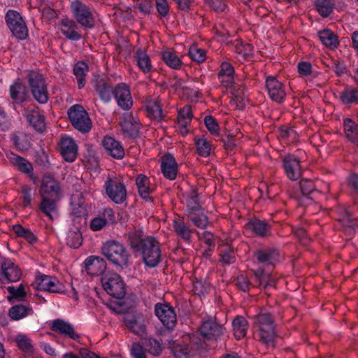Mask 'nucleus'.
<instances>
[{
	"instance_id": "obj_43",
	"label": "nucleus",
	"mask_w": 358,
	"mask_h": 358,
	"mask_svg": "<svg viewBox=\"0 0 358 358\" xmlns=\"http://www.w3.org/2000/svg\"><path fill=\"white\" fill-rule=\"evenodd\" d=\"M42 201L40 203L39 208L42 213L50 218L52 219V214L57 213V201L59 199H53L52 198L41 197Z\"/></svg>"
},
{
	"instance_id": "obj_50",
	"label": "nucleus",
	"mask_w": 358,
	"mask_h": 358,
	"mask_svg": "<svg viewBox=\"0 0 358 358\" xmlns=\"http://www.w3.org/2000/svg\"><path fill=\"white\" fill-rule=\"evenodd\" d=\"M188 218L196 227L201 229H205L210 224L208 217L203 213H189Z\"/></svg>"
},
{
	"instance_id": "obj_49",
	"label": "nucleus",
	"mask_w": 358,
	"mask_h": 358,
	"mask_svg": "<svg viewBox=\"0 0 358 358\" xmlns=\"http://www.w3.org/2000/svg\"><path fill=\"white\" fill-rule=\"evenodd\" d=\"M147 111L152 118L155 120H161L163 117L162 106L158 101L149 100L146 103Z\"/></svg>"
},
{
	"instance_id": "obj_60",
	"label": "nucleus",
	"mask_w": 358,
	"mask_h": 358,
	"mask_svg": "<svg viewBox=\"0 0 358 358\" xmlns=\"http://www.w3.org/2000/svg\"><path fill=\"white\" fill-rule=\"evenodd\" d=\"M136 184L137 185L138 193L143 192L145 194V191L150 190L149 187V180L144 175H138L136 179Z\"/></svg>"
},
{
	"instance_id": "obj_45",
	"label": "nucleus",
	"mask_w": 358,
	"mask_h": 358,
	"mask_svg": "<svg viewBox=\"0 0 358 358\" xmlns=\"http://www.w3.org/2000/svg\"><path fill=\"white\" fill-rule=\"evenodd\" d=\"M88 71V66L85 62H78L73 67V73L78 81L79 89L83 88L85 85V76Z\"/></svg>"
},
{
	"instance_id": "obj_64",
	"label": "nucleus",
	"mask_w": 358,
	"mask_h": 358,
	"mask_svg": "<svg viewBox=\"0 0 358 358\" xmlns=\"http://www.w3.org/2000/svg\"><path fill=\"white\" fill-rule=\"evenodd\" d=\"M131 354L133 358H146L145 350L138 343H133L131 348Z\"/></svg>"
},
{
	"instance_id": "obj_6",
	"label": "nucleus",
	"mask_w": 358,
	"mask_h": 358,
	"mask_svg": "<svg viewBox=\"0 0 358 358\" xmlns=\"http://www.w3.org/2000/svg\"><path fill=\"white\" fill-rule=\"evenodd\" d=\"M68 116L71 123L78 131L86 134L91 130L92 121L81 105L75 104L71 106L68 110Z\"/></svg>"
},
{
	"instance_id": "obj_34",
	"label": "nucleus",
	"mask_w": 358,
	"mask_h": 358,
	"mask_svg": "<svg viewBox=\"0 0 358 358\" xmlns=\"http://www.w3.org/2000/svg\"><path fill=\"white\" fill-rule=\"evenodd\" d=\"M32 313V308L29 303L27 305L17 304L13 306L8 311V315L13 320H19Z\"/></svg>"
},
{
	"instance_id": "obj_61",
	"label": "nucleus",
	"mask_w": 358,
	"mask_h": 358,
	"mask_svg": "<svg viewBox=\"0 0 358 358\" xmlns=\"http://www.w3.org/2000/svg\"><path fill=\"white\" fill-rule=\"evenodd\" d=\"M35 196V193H33L31 189L28 186H23L22 188V199L23 201V206H29L31 201Z\"/></svg>"
},
{
	"instance_id": "obj_59",
	"label": "nucleus",
	"mask_w": 358,
	"mask_h": 358,
	"mask_svg": "<svg viewBox=\"0 0 358 358\" xmlns=\"http://www.w3.org/2000/svg\"><path fill=\"white\" fill-rule=\"evenodd\" d=\"M17 345L20 350L25 352H31L33 350V345L31 340L24 335H19L16 338Z\"/></svg>"
},
{
	"instance_id": "obj_16",
	"label": "nucleus",
	"mask_w": 358,
	"mask_h": 358,
	"mask_svg": "<svg viewBox=\"0 0 358 358\" xmlns=\"http://www.w3.org/2000/svg\"><path fill=\"white\" fill-rule=\"evenodd\" d=\"M0 273L9 282H16L19 280L21 272L18 266L11 259H0Z\"/></svg>"
},
{
	"instance_id": "obj_47",
	"label": "nucleus",
	"mask_w": 358,
	"mask_h": 358,
	"mask_svg": "<svg viewBox=\"0 0 358 358\" xmlns=\"http://www.w3.org/2000/svg\"><path fill=\"white\" fill-rule=\"evenodd\" d=\"M136 59L138 67L144 73H148L151 70V61L145 51L138 49L136 52Z\"/></svg>"
},
{
	"instance_id": "obj_18",
	"label": "nucleus",
	"mask_w": 358,
	"mask_h": 358,
	"mask_svg": "<svg viewBox=\"0 0 358 358\" xmlns=\"http://www.w3.org/2000/svg\"><path fill=\"white\" fill-rule=\"evenodd\" d=\"M283 168L287 176L292 180H296L301 176L299 159L294 155H286L283 160Z\"/></svg>"
},
{
	"instance_id": "obj_10",
	"label": "nucleus",
	"mask_w": 358,
	"mask_h": 358,
	"mask_svg": "<svg viewBox=\"0 0 358 358\" xmlns=\"http://www.w3.org/2000/svg\"><path fill=\"white\" fill-rule=\"evenodd\" d=\"M155 313L164 327L172 329L176 324V314L174 309L169 304L157 303L155 307Z\"/></svg>"
},
{
	"instance_id": "obj_13",
	"label": "nucleus",
	"mask_w": 358,
	"mask_h": 358,
	"mask_svg": "<svg viewBox=\"0 0 358 358\" xmlns=\"http://www.w3.org/2000/svg\"><path fill=\"white\" fill-rule=\"evenodd\" d=\"M113 96L122 110H128L133 106V101L129 87L124 83L117 84L114 87Z\"/></svg>"
},
{
	"instance_id": "obj_30",
	"label": "nucleus",
	"mask_w": 358,
	"mask_h": 358,
	"mask_svg": "<svg viewBox=\"0 0 358 358\" xmlns=\"http://www.w3.org/2000/svg\"><path fill=\"white\" fill-rule=\"evenodd\" d=\"M10 139L15 148L19 151H26L31 146L29 136L23 131H17L12 134Z\"/></svg>"
},
{
	"instance_id": "obj_3",
	"label": "nucleus",
	"mask_w": 358,
	"mask_h": 358,
	"mask_svg": "<svg viewBox=\"0 0 358 358\" xmlns=\"http://www.w3.org/2000/svg\"><path fill=\"white\" fill-rule=\"evenodd\" d=\"M70 11L73 20L84 29H92L95 27L96 17L93 8L81 0H72Z\"/></svg>"
},
{
	"instance_id": "obj_57",
	"label": "nucleus",
	"mask_w": 358,
	"mask_h": 358,
	"mask_svg": "<svg viewBox=\"0 0 358 358\" xmlns=\"http://www.w3.org/2000/svg\"><path fill=\"white\" fill-rule=\"evenodd\" d=\"M189 213L197 212L200 210L201 205L199 203L198 194L195 190L190 192V195L187 201Z\"/></svg>"
},
{
	"instance_id": "obj_54",
	"label": "nucleus",
	"mask_w": 358,
	"mask_h": 358,
	"mask_svg": "<svg viewBox=\"0 0 358 358\" xmlns=\"http://www.w3.org/2000/svg\"><path fill=\"white\" fill-rule=\"evenodd\" d=\"M188 54L192 60L198 64L203 63L206 59V51L198 46H189Z\"/></svg>"
},
{
	"instance_id": "obj_55",
	"label": "nucleus",
	"mask_w": 358,
	"mask_h": 358,
	"mask_svg": "<svg viewBox=\"0 0 358 358\" xmlns=\"http://www.w3.org/2000/svg\"><path fill=\"white\" fill-rule=\"evenodd\" d=\"M300 189L302 194L310 199H312L311 195L316 192L313 182L308 179L301 180Z\"/></svg>"
},
{
	"instance_id": "obj_37",
	"label": "nucleus",
	"mask_w": 358,
	"mask_h": 358,
	"mask_svg": "<svg viewBox=\"0 0 358 358\" xmlns=\"http://www.w3.org/2000/svg\"><path fill=\"white\" fill-rule=\"evenodd\" d=\"M27 120L30 125L37 131L42 132L45 129V117L36 111H32L31 113L25 115Z\"/></svg>"
},
{
	"instance_id": "obj_51",
	"label": "nucleus",
	"mask_w": 358,
	"mask_h": 358,
	"mask_svg": "<svg viewBox=\"0 0 358 358\" xmlns=\"http://www.w3.org/2000/svg\"><path fill=\"white\" fill-rule=\"evenodd\" d=\"M235 54L236 59L240 61L250 59L254 55V49L252 46H235Z\"/></svg>"
},
{
	"instance_id": "obj_1",
	"label": "nucleus",
	"mask_w": 358,
	"mask_h": 358,
	"mask_svg": "<svg viewBox=\"0 0 358 358\" xmlns=\"http://www.w3.org/2000/svg\"><path fill=\"white\" fill-rule=\"evenodd\" d=\"M128 241L134 252L142 254L145 264L150 268L155 267L160 262L161 250L157 241L152 236L143 237L139 232L128 234Z\"/></svg>"
},
{
	"instance_id": "obj_24",
	"label": "nucleus",
	"mask_w": 358,
	"mask_h": 358,
	"mask_svg": "<svg viewBox=\"0 0 358 358\" xmlns=\"http://www.w3.org/2000/svg\"><path fill=\"white\" fill-rule=\"evenodd\" d=\"M78 24L73 19L64 18L60 22L61 31L68 38L78 41L81 38Z\"/></svg>"
},
{
	"instance_id": "obj_62",
	"label": "nucleus",
	"mask_w": 358,
	"mask_h": 358,
	"mask_svg": "<svg viewBox=\"0 0 358 358\" xmlns=\"http://www.w3.org/2000/svg\"><path fill=\"white\" fill-rule=\"evenodd\" d=\"M204 124L208 130L213 135L218 134L219 126L215 120L210 115H208L204 118Z\"/></svg>"
},
{
	"instance_id": "obj_12",
	"label": "nucleus",
	"mask_w": 358,
	"mask_h": 358,
	"mask_svg": "<svg viewBox=\"0 0 358 358\" xmlns=\"http://www.w3.org/2000/svg\"><path fill=\"white\" fill-rule=\"evenodd\" d=\"M36 289L41 291H47L50 293L65 292L64 285L56 278L41 275L36 279Z\"/></svg>"
},
{
	"instance_id": "obj_9",
	"label": "nucleus",
	"mask_w": 358,
	"mask_h": 358,
	"mask_svg": "<svg viewBox=\"0 0 358 358\" xmlns=\"http://www.w3.org/2000/svg\"><path fill=\"white\" fill-rule=\"evenodd\" d=\"M104 189L108 196L115 203L121 204L126 200V187L117 178H108Z\"/></svg>"
},
{
	"instance_id": "obj_25",
	"label": "nucleus",
	"mask_w": 358,
	"mask_h": 358,
	"mask_svg": "<svg viewBox=\"0 0 358 358\" xmlns=\"http://www.w3.org/2000/svg\"><path fill=\"white\" fill-rule=\"evenodd\" d=\"M78 148L73 138H62L60 142V153L66 162H72L77 157Z\"/></svg>"
},
{
	"instance_id": "obj_27",
	"label": "nucleus",
	"mask_w": 358,
	"mask_h": 358,
	"mask_svg": "<svg viewBox=\"0 0 358 358\" xmlns=\"http://www.w3.org/2000/svg\"><path fill=\"white\" fill-rule=\"evenodd\" d=\"M255 257L257 262L264 265H273L278 261L279 257L278 251L273 248H264L257 250L255 252Z\"/></svg>"
},
{
	"instance_id": "obj_53",
	"label": "nucleus",
	"mask_w": 358,
	"mask_h": 358,
	"mask_svg": "<svg viewBox=\"0 0 358 358\" xmlns=\"http://www.w3.org/2000/svg\"><path fill=\"white\" fill-rule=\"evenodd\" d=\"M13 229L17 236L24 238L29 243L33 244L36 242V236L29 229L24 228L20 224H16L13 226Z\"/></svg>"
},
{
	"instance_id": "obj_44",
	"label": "nucleus",
	"mask_w": 358,
	"mask_h": 358,
	"mask_svg": "<svg viewBox=\"0 0 358 358\" xmlns=\"http://www.w3.org/2000/svg\"><path fill=\"white\" fill-rule=\"evenodd\" d=\"M7 291L9 294L7 299L10 303H14L15 301H23L27 295L22 284L19 285L17 287L9 286L7 288Z\"/></svg>"
},
{
	"instance_id": "obj_52",
	"label": "nucleus",
	"mask_w": 358,
	"mask_h": 358,
	"mask_svg": "<svg viewBox=\"0 0 358 358\" xmlns=\"http://www.w3.org/2000/svg\"><path fill=\"white\" fill-rule=\"evenodd\" d=\"M143 345L145 346L144 350L154 356H159L162 351L160 343L152 338L145 339Z\"/></svg>"
},
{
	"instance_id": "obj_8",
	"label": "nucleus",
	"mask_w": 358,
	"mask_h": 358,
	"mask_svg": "<svg viewBox=\"0 0 358 358\" xmlns=\"http://www.w3.org/2000/svg\"><path fill=\"white\" fill-rule=\"evenodd\" d=\"M103 287L106 292L116 299H122L125 295L124 284L122 278L116 273L106 274L101 278Z\"/></svg>"
},
{
	"instance_id": "obj_42",
	"label": "nucleus",
	"mask_w": 358,
	"mask_h": 358,
	"mask_svg": "<svg viewBox=\"0 0 358 358\" xmlns=\"http://www.w3.org/2000/svg\"><path fill=\"white\" fill-rule=\"evenodd\" d=\"M338 221L342 223L345 227L346 232H348L350 234L358 226L357 220L352 217V213L348 209L343 210Z\"/></svg>"
},
{
	"instance_id": "obj_7",
	"label": "nucleus",
	"mask_w": 358,
	"mask_h": 358,
	"mask_svg": "<svg viewBox=\"0 0 358 358\" xmlns=\"http://www.w3.org/2000/svg\"><path fill=\"white\" fill-rule=\"evenodd\" d=\"M5 19L7 26L17 39L24 40L28 36V29L19 13L9 10Z\"/></svg>"
},
{
	"instance_id": "obj_56",
	"label": "nucleus",
	"mask_w": 358,
	"mask_h": 358,
	"mask_svg": "<svg viewBox=\"0 0 358 358\" xmlns=\"http://www.w3.org/2000/svg\"><path fill=\"white\" fill-rule=\"evenodd\" d=\"M196 148L197 153L203 157H206L210 154V145L205 138H199L196 141Z\"/></svg>"
},
{
	"instance_id": "obj_14",
	"label": "nucleus",
	"mask_w": 358,
	"mask_h": 358,
	"mask_svg": "<svg viewBox=\"0 0 358 358\" xmlns=\"http://www.w3.org/2000/svg\"><path fill=\"white\" fill-rule=\"evenodd\" d=\"M120 124L125 137L136 138L139 136V124L138 120L131 113H124Z\"/></svg>"
},
{
	"instance_id": "obj_5",
	"label": "nucleus",
	"mask_w": 358,
	"mask_h": 358,
	"mask_svg": "<svg viewBox=\"0 0 358 358\" xmlns=\"http://www.w3.org/2000/svg\"><path fill=\"white\" fill-rule=\"evenodd\" d=\"M27 80L34 99L42 104L47 103L48 92L43 76L38 71H31L27 75Z\"/></svg>"
},
{
	"instance_id": "obj_36",
	"label": "nucleus",
	"mask_w": 358,
	"mask_h": 358,
	"mask_svg": "<svg viewBox=\"0 0 358 358\" xmlns=\"http://www.w3.org/2000/svg\"><path fill=\"white\" fill-rule=\"evenodd\" d=\"M8 159L17 169L21 172L30 173L33 171L32 164L20 156L11 153Z\"/></svg>"
},
{
	"instance_id": "obj_46",
	"label": "nucleus",
	"mask_w": 358,
	"mask_h": 358,
	"mask_svg": "<svg viewBox=\"0 0 358 358\" xmlns=\"http://www.w3.org/2000/svg\"><path fill=\"white\" fill-rule=\"evenodd\" d=\"M339 99L344 104L358 103V90L353 87H347L340 92Z\"/></svg>"
},
{
	"instance_id": "obj_11",
	"label": "nucleus",
	"mask_w": 358,
	"mask_h": 358,
	"mask_svg": "<svg viewBox=\"0 0 358 358\" xmlns=\"http://www.w3.org/2000/svg\"><path fill=\"white\" fill-rule=\"evenodd\" d=\"M41 197L59 199L61 197V187L57 180L51 176H44L40 188Z\"/></svg>"
},
{
	"instance_id": "obj_29",
	"label": "nucleus",
	"mask_w": 358,
	"mask_h": 358,
	"mask_svg": "<svg viewBox=\"0 0 358 358\" xmlns=\"http://www.w3.org/2000/svg\"><path fill=\"white\" fill-rule=\"evenodd\" d=\"M80 224H73L66 234V243L72 248H78L82 245L83 238Z\"/></svg>"
},
{
	"instance_id": "obj_19",
	"label": "nucleus",
	"mask_w": 358,
	"mask_h": 358,
	"mask_svg": "<svg viewBox=\"0 0 358 358\" xmlns=\"http://www.w3.org/2000/svg\"><path fill=\"white\" fill-rule=\"evenodd\" d=\"M50 329L62 336L70 338L73 340H78L79 335L75 332L72 324L62 319L54 320L50 324Z\"/></svg>"
},
{
	"instance_id": "obj_48",
	"label": "nucleus",
	"mask_w": 358,
	"mask_h": 358,
	"mask_svg": "<svg viewBox=\"0 0 358 358\" xmlns=\"http://www.w3.org/2000/svg\"><path fill=\"white\" fill-rule=\"evenodd\" d=\"M317 36L323 45L339 44L338 36L329 29L318 31Z\"/></svg>"
},
{
	"instance_id": "obj_4",
	"label": "nucleus",
	"mask_w": 358,
	"mask_h": 358,
	"mask_svg": "<svg viewBox=\"0 0 358 358\" xmlns=\"http://www.w3.org/2000/svg\"><path fill=\"white\" fill-rule=\"evenodd\" d=\"M255 325L259 330V341L268 347H273L276 334L272 315L268 313L256 315Z\"/></svg>"
},
{
	"instance_id": "obj_17",
	"label": "nucleus",
	"mask_w": 358,
	"mask_h": 358,
	"mask_svg": "<svg viewBox=\"0 0 358 358\" xmlns=\"http://www.w3.org/2000/svg\"><path fill=\"white\" fill-rule=\"evenodd\" d=\"M124 322L128 329L136 335L143 336L146 333L144 319L141 314H128L124 317Z\"/></svg>"
},
{
	"instance_id": "obj_23",
	"label": "nucleus",
	"mask_w": 358,
	"mask_h": 358,
	"mask_svg": "<svg viewBox=\"0 0 358 358\" xmlns=\"http://www.w3.org/2000/svg\"><path fill=\"white\" fill-rule=\"evenodd\" d=\"M10 97L13 104L22 105L29 99V93L24 84L16 81L9 88Z\"/></svg>"
},
{
	"instance_id": "obj_41",
	"label": "nucleus",
	"mask_w": 358,
	"mask_h": 358,
	"mask_svg": "<svg viewBox=\"0 0 358 358\" xmlns=\"http://www.w3.org/2000/svg\"><path fill=\"white\" fill-rule=\"evenodd\" d=\"M161 58L164 62L173 69H180L182 66V61L178 55L169 50H164L161 53Z\"/></svg>"
},
{
	"instance_id": "obj_32",
	"label": "nucleus",
	"mask_w": 358,
	"mask_h": 358,
	"mask_svg": "<svg viewBox=\"0 0 358 358\" xmlns=\"http://www.w3.org/2000/svg\"><path fill=\"white\" fill-rule=\"evenodd\" d=\"M248 229L251 230L254 234L259 236H266L270 233V226L268 224L260 220H250L246 224Z\"/></svg>"
},
{
	"instance_id": "obj_33",
	"label": "nucleus",
	"mask_w": 358,
	"mask_h": 358,
	"mask_svg": "<svg viewBox=\"0 0 358 358\" xmlns=\"http://www.w3.org/2000/svg\"><path fill=\"white\" fill-rule=\"evenodd\" d=\"M95 90L103 101L106 103L110 101L114 91L110 84L101 79L96 82Z\"/></svg>"
},
{
	"instance_id": "obj_39",
	"label": "nucleus",
	"mask_w": 358,
	"mask_h": 358,
	"mask_svg": "<svg viewBox=\"0 0 358 358\" xmlns=\"http://www.w3.org/2000/svg\"><path fill=\"white\" fill-rule=\"evenodd\" d=\"M343 127L346 137L358 146V124L347 118L344 120Z\"/></svg>"
},
{
	"instance_id": "obj_63",
	"label": "nucleus",
	"mask_w": 358,
	"mask_h": 358,
	"mask_svg": "<svg viewBox=\"0 0 358 358\" xmlns=\"http://www.w3.org/2000/svg\"><path fill=\"white\" fill-rule=\"evenodd\" d=\"M157 12L162 17H166L169 13V6L167 0H155Z\"/></svg>"
},
{
	"instance_id": "obj_38",
	"label": "nucleus",
	"mask_w": 358,
	"mask_h": 358,
	"mask_svg": "<svg viewBox=\"0 0 358 358\" xmlns=\"http://www.w3.org/2000/svg\"><path fill=\"white\" fill-rule=\"evenodd\" d=\"M315 10L323 17H327L331 15L334 9V0H314Z\"/></svg>"
},
{
	"instance_id": "obj_40",
	"label": "nucleus",
	"mask_w": 358,
	"mask_h": 358,
	"mask_svg": "<svg viewBox=\"0 0 358 358\" xmlns=\"http://www.w3.org/2000/svg\"><path fill=\"white\" fill-rule=\"evenodd\" d=\"M72 211L71 215L73 217L72 221L73 224H80L83 220H85V217L87 215V210L83 206V199H80L78 203L74 201L71 202Z\"/></svg>"
},
{
	"instance_id": "obj_22",
	"label": "nucleus",
	"mask_w": 358,
	"mask_h": 358,
	"mask_svg": "<svg viewBox=\"0 0 358 358\" xmlns=\"http://www.w3.org/2000/svg\"><path fill=\"white\" fill-rule=\"evenodd\" d=\"M85 270L88 275H99L106 269V261L99 257L90 256L85 261Z\"/></svg>"
},
{
	"instance_id": "obj_15",
	"label": "nucleus",
	"mask_w": 358,
	"mask_h": 358,
	"mask_svg": "<svg viewBox=\"0 0 358 358\" xmlns=\"http://www.w3.org/2000/svg\"><path fill=\"white\" fill-rule=\"evenodd\" d=\"M266 87L268 95L273 101L279 103L284 101L286 96L284 86L275 77H268L266 80Z\"/></svg>"
},
{
	"instance_id": "obj_2",
	"label": "nucleus",
	"mask_w": 358,
	"mask_h": 358,
	"mask_svg": "<svg viewBox=\"0 0 358 358\" xmlns=\"http://www.w3.org/2000/svg\"><path fill=\"white\" fill-rule=\"evenodd\" d=\"M101 252L117 271L129 268L130 255L122 243L114 240L108 241L103 243Z\"/></svg>"
},
{
	"instance_id": "obj_28",
	"label": "nucleus",
	"mask_w": 358,
	"mask_h": 358,
	"mask_svg": "<svg viewBox=\"0 0 358 358\" xmlns=\"http://www.w3.org/2000/svg\"><path fill=\"white\" fill-rule=\"evenodd\" d=\"M218 79L225 87H229L234 83V69L230 63L224 62L221 64Z\"/></svg>"
},
{
	"instance_id": "obj_58",
	"label": "nucleus",
	"mask_w": 358,
	"mask_h": 358,
	"mask_svg": "<svg viewBox=\"0 0 358 358\" xmlns=\"http://www.w3.org/2000/svg\"><path fill=\"white\" fill-rule=\"evenodd\" d=\"M236 261V257L233 250L229 248H227L224 251H222L220 254V262L223 266L229 265L234 263Z\"/></svg>"
},
{
	"instance_id": "obj_31",
	"label": "nucleus",
	"mask_w": 358,
	"mask_h": 358,
	"mask_svg": "<svg viewBox=\"0 0 358 358\" xmlns=\"http://www.w3.org/2000/svg\"><path fill=\"white\" fill-rule=\"evenodd\" d=\"M173 231L176 234L186 241H190L192 238V234L194 232V229L189 228V227L184 222L182 219H175L173 220Z\"/></svg>"
},
{
	"instance_id": "obj_26",
	"label": "nucleus",
	"mask_w": 358,
	"mask_h": 358,
	"mask_svg": "<svg viewBox=\"0 0 358 358\" xmlns=\"http://www.w3.org/2000/svg\"><path fill=\"white\" fill-rule=\"evenodd\" d=\"M161 170L164 176L169 180H174L178 173V164L171 155H165L162 158Z\"/></svg>"
},
{
	"instance_id": "obj_35",
	"label": "nucleus",
	"mask_w": 358,
	"mask_h": 358,
	"mask_svg": "<svg viewBox=\"0 0 358 358\" xmlns=\"http://www.w3.org/2000/svg\"><path fill=\"white\" fill-rule=\"evenodd\" d=\"M232 327L235 337L238 340H240L246 335L248 329V323L244 317L237 316L233 320Z\"/></svg>"
},
{
	"instance_id": "obj_20",
	"label": "nucleus",
	"mask_w": 358,
	"mask_h": 358,
	"mask_svg": "<svg viewBox=\"0 0 358 358\" xmlns=\"http://www.w3.org/2000/svg\"><path fill=\"white\" fill-rule=\"evenodd\" d=\"M102 145L106 152L112 157L121 159L124 156V150L120 142L111 136H105Z\"/></svg>"
},
{
	"instance_id": "obj_21",
	"label": "nucleus",
	"mask_w": 358,
	"mask_h": 358,
	"mask_svg": "<svg viewBox=\"0 0 358 358\" xmlns=\"http://www.w3.org/2000/svg\"><path fill=\"white\" fill-rule=\"evenodd\" d=\"M201 335L207 340H217L222 334V326L211 320L203 322L199 329Z\"/></svg>"
}]
</instances>
